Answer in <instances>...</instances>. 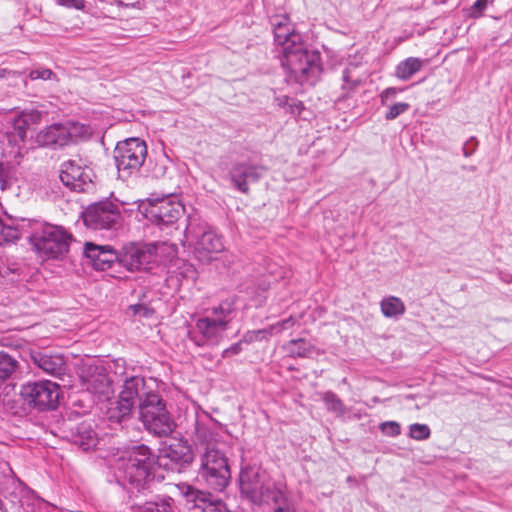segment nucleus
<instances>
[{
    "label": "nucleus",
    "mask_w": 512,
    "mask_h": 512,
    "mask_svg": "<svg viewBox=\"0 0 512 512\" xmlns=\"http://www.w3.org/2000/svg\"><path fill=\"white\" fill-rule=\"evenodd\" d=\"M193 444L194 450L187 442L175 441L165 449V457L179 467H184L198 456L199 478L215 491L224 490L231 478V472L216 435L205 425L197 424Z\"/></svg>",
    "instance_id": "1"
},
{
    "label": "nucleus",
    "mask_w": 512,
    "mask_h": 512,
    "mask_svg": "<svg viewBox=\"0 0 512 512\" xmlns=\"http://www.w3.org/2000/svg\"><path fill=\"white\" fill-rule=\"evenodd\" d=\"M273 33L276 44L282 48L281 61L289 78L301 85L314 84L321 72L319 53L306 48L292 24L276 28Z\"/></svg>",
    "instance_id": "2"
},
{
    "label": "nucleus",
    "mask_w": 512,
    "mask_h": 512,
    "mask_svg": "<svg viewBox=\"0 0 512 512\" xmlns=\"http://www.w3.org/2000/svg\"><path fill=\"white\" fill-rule=\"evenodd\" d=\"M159 457L146 445L135 446L114 459L116 477L138 492L148 489L155 477Z\"/></svg>",
    "instance_id": "3"
},
{
    "label": "nucleus",
    "mask_w": 512,
    "mask_h": 512,
    "mask_svg": "<svg viewBox=\"0 0 512 512\" xmlns=\"http://www.w3.org/2000/svg\"><path fill=\"white\" fill-rule=\"evenodd\" d=\"M29 225V239L38 253L47 258H58L68 252L72 235L63 227L39 221H32Z\"/></svg>",
    "instance_id": "4"
},
{
    "label": "nucleus",
    "mask_w": 512,
    "mask_h": 512,
    "mask_svg": "<svg viewBox=\"0 0 512 512\" xmlns=\"http://www.w3.org/2000/svg\"><path fill=\"white\" fill-rule=\"evenodd\" d=\"M139 420L145 430L157 437H167L175 429L166 403L158 393L148 395L138 406Z\"/></svg>",
    "instance_id": "5"
},
{
    "label": "nucleus",
    "mask_w": 512,
    "mask_h": 512,
    "mask_svg": "<svg viewBox=\"0 0 512 512\" xmlns=\"http://www.w3.org/2000/svg\"><path fill=\"white\" fill-rule=\"evenodd\" d=\"M241 493L257 505L275 503L283 499L282 491L257 468L245 467L239 475Z\"/></svg>",
    "instance_id": "6"
},
{
    "label": "nucleus",
    "mask_w": 512,
    "mask_h": 512,
    "mask_svg": "<svg viewBox=\"0 0 512 512\" xmlns=\"http://www.w3.org/2000/svg\"><path fill=\"white\" fill-rule=\"evenodd\" d=\"M184 236L187 242L194 244L195 257L202 263H209L215 254L224 249L222 239L208 230L203 223H197L195 219H190Z\"/></svg>",
    "instance_id": "7"
},
{
    "label": "nucleus",
    "mask_w": 512,
    "mask_h": 512,
    "mask_svg": "<svg viewBox=\"0 0 512 512\" xmlns=\"http://www.w3.org/2000/svg\"><path fill=\"white\" fill-rule=\"evenodd\" d=\"M147 156V146L139 138L119 142L114 150V159L121 178H128L138 172Z\"/></svg>",
    "instance_id": "8"
},
{
    "label": "nucleus",
    "mask_w": 512,
    "mask_h": 512,
    "mask_svg": "<svg viewBox=\"0 0 512 512\" xmlns=\"http://www.w3.org/2000/svg\"><path fill=\"white\" fill-rule=\"evenodd\" d=\"M83 132L84 126L79 123L70 121L54 123L38 132L36 142L41 147L56 149L76 141L83 135Z\"/></svg>",
    "instance_id": "9"
},
{
    "label": "nucleus",
    "mask_w": 512,
    "mask_h": 512,
    "mask_svg": "<svg viewBox=\"0 0 512 512\" xmlns=\"http://www.w3.org/2000/svg\"><path fill=\"white\" fill-rule=\"evenodd\" d=\"M21 396L39 410L54 409L59 399V386L49 380L29 382L23 385Z\"/></svg>",
    "instance_id": "10"
},
{
    "label": "nucleus",
    "mask_w": 512,
    "mask_h": 512,
    "mask_svg": "<svg viewBox=\"0 0 512 512\" xmlns=\"http://www.w3.org/2000/svg\"><path fill=\"white\" fill-rule=\"evenodd\" d=\"M155 253L150 243H129L119 253V263L129 271H147L155 263Z\"/></svg>",
    "instance_id": "11"
},
{
    "label": "nucleus",
    "mask_w": 512,
    "mask_h": 512,
    "mask_svg": "<svg viewBox=\"0 0 512 512\" xmlns=\"http://www.w3.org/2000/svg\"><path fill=\"white\" fill-rule=\"evenodd\" d=\"M120 220L117 205L107 201L90 205L83 213L85 225L94 230L115 228Z\"/></svg>",
    "instance_id": "12"
},
{
    "label": "nucleus",
    "mask_w": 512,
    "mask_h": 512,
    "mask_svg": "<svg viewBox=\"0 0 512 512\" xmlns=\"http://www.w3.org/2000/svg\"><path fill=\"white\" fill-rule=\"evenodd\" d=\"M146 216L157 225H171L184 214V206L174 198L148 199Z\"/></svg>",
    "instance_id": "13"
},
{
    "label": "nucleus",
    "mask_w": 512,
    "mask_h": 512,
    "mask_svg": "<svg viewBox=\"0 0 512 512\" xmlns=\"http://www.w3.org/2000/svg\"><path fill=\"white\" fill-rule=\"evenodd\" d=\"M81 379L87 391L100 401L108 400L114 393L113 381L103 366L88 365L82 370Z\"/></svg>",
    "instance_id": "14"
},
{
    "label": "nucleus",
    "mask_w": 512,
    "mask_h": 512,
    "mask_svg": "<svg viewBox=\"0 0 512 512\" xmlns=\"http://www.w3.org/2000/svg\"><path fill=\"white\" fill-rule=\"evenodd\" d=\"M93 171L82 166L76 160H68L62 164L61 182L68 188L78 192L86 191L92 184Z\"/></svg>",
    "instance_id": "15"
},
{
    "label": "nucleus",
    "mask_w": 512,
    "mask_h": 512,
    "mask_svg": "<svg viewBox=\"0 0 512 512\" xmlns=\"http://www.w3.org/2000/svg\"><path fill=\"white\" fill-rule=\"evenodd\" d=\"M195 326L200 338L192 340L197 346L218 345L227 330L226 320H215L213 317L199 318Z\"/></svg>",
    "instance_id": "16"
},
{
    "label": "nucleus",
    "mask_w": 512,
    "mask_h": 512,
    "mask_svg": "<svg viewBox=\"0 0 512 512\" xmlns=\"http://www.w3.org/2000/svg\"><path fill=\"white\" fill-rule=\"evenodd\" d=\"M65 438L83 451L94 449L99 441L98 435L92 422L83 421L78 424H65Z\"/></svg>",
    "instance_id": "17"
},
{
    "label": "nucleus",
    "mask_w": 512,
    "mask_h": 512,
    "mask_svg": "<svg viewBox=\"0 0 512 512\" xmlns=\"http://www.w3.org/2000/svg\"><path fill=\"white\" fill-rule=\"evenodd\" d=\"M84 254L91 265L97 270H107L113 263L119 261V253L109 245H97L87 242L84 246Z\"/></svg>",
    "instance_id": "18"
},
{
    "label": "nucleus",
    "mask_w": 512,
    "mask_h": 512,
    "mask_svg": "<svg viewBox=\"0 0 512 512\" xmlns=\"http://www.w3.org/2000/svg\"><path fill=\"white\" fill-rule=\"evenodd\" d=\"M31 360L44 373L56 378L65 375L68 369L64 356L58 353L34 351Z\"/></svg>",
    "instance_id": "19"
},
{
    "label": "nucleus",
    "mask_w": 512,
    "mask_h": 512,
    "mask_svg": "<svg viewBox=\"0 0 512 512\" xmlns=\"http://www.w3.org/2000/svg\"><path fill=\"white\" fill-rule=\"evenodd\" d=\"M263 170L262 167L249 163H235L229 171V178L237 190L246 194L249 192L248 182L257 181L262 176Z\"/></svg>",
    "instance_id": "20"
},
{
    "label": "nucleus",
    "mask_w": 512,
    "mask_h": 512,
    "mask_svg": "<svg viewBox=\"0 0 512 512\" xmlns=\"http://www.w3.org/2000/svg\"><path fill=\"white\" fill-rule=\"evenodd\" d=\"M154 393L148 390L143 377L132 376L124 381L120 395L136 406V403L139 405L144 398Z\"/></svg>",
    "instance_id": "21"
},
{
    "label": "nucleus",
    "mask_w": 512,
    "mask_h": 512,
    "mask_svg": "<svg viewBox=\"0 0 512 512\" xmlns=\"http://www.w3.org/2000/svg\"><path fill=\"white\" fill-rule=\"evenodd\" d=\"M183 495L188 501L194 502L195 506L202 512H226V506L222 501H211L206 498L205 493L187 485L182 488Z\"/></svg>",
    "instance_id": "22"
},
{
    "label": "nucleus",
    "mask_w": 512,
    "mask_h": 512,
    "mask_svg": "<svg viewBox=\"0 0 512 512\" xmlns=\"http://www.w3.org/2000/svg\"><path fill=\"white\" fill-rule=\"evenodd\" d=\"M135 406L127 398L119 395V399L108 408L107 414L110 420L121 422L130 417Z\"/></svg>",
    "instance_id": "23"
},
{
    "label": "nucleus",
    "mask_w": 512,
    "mask_h": 512,
    "mask_svg": "<svg viewBox=\"0 0 512 512\" xmlns=\"http://www.w3.org/2000/svg\"><path fill=\"white\" fill-rule=\"evenodd\" d=\"M423 65L424 61L420 58L409 57L396 66L395 76L401 80H408L420 71Z\"/></svg>",
    "instance_id": "24"
},
{
    "label": "nucleus",
    "mask_w": 512,
    "mask_h": 512,
    "mask_svg": "<svg viewBox=\"0 0 512 512\" xmlns=\"http://www.w3.org/2000/svg\"><path fill=\"white\" fill-rule=\"evenodd\" d=\"M283 349L290 357H308L314 350V346L303 338L288 341Z\"/></svg>",
    "instance_id": "25"
},
{
    "label": "nucleus",
    "mask_w": 512,
    "mask_h": 512,
    "mask_svg": "<svg viewBox=\"0 0 512 512\" xmlns=\"http://www.w3.org/2000/svg\"><path fill=\"white\" fill-rule=\"evenodd\" d=\"M381 311L387 318L399 317L405 313L403 301L395 296L384 298L380 303Z\"/></svg>",
    "instance_id": "26"
},
{
    "label": "nucleus",
    "mask_w": 512,
    "mask_h": 512,
    "mask_svg": "<svg viewBox=\"0 0 512 512\" xmlns=\"http://www.w3.org/2000/svg\"><path fill=\"white\" fill-rule=\"evenodd\" d=\"M19 363L13 356L0 352V385L17 371Z\"/></svg>",
    "instance_id": "27"
},
{
    "label": "nucleus",
    "mask_w": 512,
    "mask_h": 512,
    "mask_svg": "<svg viewBox=\"0 0 512 512\" xmlns=\"http://www.w3.org/2000/svg\"><path fill=\"white\" fill-rule=\"evenodd\" d=\"M134 512H171L170 499L157 498L143 504H134Z\"/></svg>",
    "instance_id": "28"
},
{
    "label": "nucleus",
    "mask_w": 512,
    "mask_h": 512,
    "mask_svg": "<svg viewBox=\"0 0 512 512\" xmlns=\"http://www.w3.org/2000/svg\"><path fill=\"white\" fill-rule=\"evenodd\" d=\"M234 302L232 300H225L218 306L211 309L215 320H226V328L232 319V313L234 312Z\"/></svg>",
    "instance_id": "29"
},
{
    "label": "nucleus",
    "mask_w": 512,
    "mask_h": 512,
    "mask_svg": "<svg viewBox=\"0 0 512 512\" xmlns=\"http://www.w3.org/2000/svg\"><path fill=\"white\" fill-rule=\"evenodd\" d=\"M156 248L155 262L171 260L177 255V246L167 242L151 243Z\"/></svg>",
    "instance_id": "30"
},
{
    "label": "nucleus",
    "mask_w": 512,
    "mask_h": 512,
    "mask_svg": "<svg viewBox=\"0 0 512 512\" xmlns=\"http://www.w3.org/2000/svg\"><path fill=\"white\" fill-rule=\"evenodd\" d=\"M18 227L5 224L0 218V245L13 243L20 238Z\"/></svg>",
    "instance_id": "31"
},
{
    "label": "nucleus",
    "mask_w": 512,
    "mask_h": 512,
    "mask_svg": "<svg viewBox=\"0 0 512 512\" xmlns=\"http://www.w3.org/2000/svg\"><path fill=\"white\" fill-rule=\"evenodd\" d=\"M323 401L329 411L338 415H343L345 413V405L335 393L331 391L325 392Z\"/></svg>",
    "instance_id": "32"
},
{
    "label": "nucleus",
    "mask_w": 512,
    "mask_h": 512,
    "mask_svg": "<svg viewBox=\"0 0 512 512\" xmlns=\"http://www.w3.org/2000/svg\"><path fill=\"white\" fill-rule=\"evenodd\" d=\"M276 102L278 106L285 108L292 115H299L303 109L300 101L285 95L277 97Z\"/></svg>",
    "instance_id": "33"
},
{
    "label": "nucleus",
    "mask_w": 512,
    "mask_h": 512,
    "mask_svg": "<svg viewBox=\"0 0 512 512\" xmlns=\"http://www.w3.org/2000/svg\"><path fill=\"white\" fill-rule=\"evenodd\" d=\"M430 434V428L426 424L414 423L409 427V436L415 440H425Z\"/></svg>",
    "instance_id": "34"
},
{
    "label": "nucleus",
    "mask_w": 512,
    "mask_h": 512,
    "mask_svg": "<svg viewBox=\"0 0 512 512\" xmlns=\"http://www.w3.org/2000/svg\"><path fill=\"white\" fill-rule=\"evenodd\" d=\"M410 108V105L405 102H398L389 107V110L385 114L386 120H394L402 113L406 112Z\"/></svg>",
    "instance_id": "35"
},
{
    "label": "nucleus",
    "mask_w": 512,
    "mask_h": 512,
    "mask_svg": "<svg viewBox=\"0 0 512 512\" xmlns=\"http://www.w3.org/2000/svg\"><path fill=\"white\" fill-rule=\"evenodd\" d=\"M380 430L383 434L391 437L398 436L401 433V427L399 423L395 421H387L380 425Z\"/></svg>",
    "instance_id": "36"
},
{
    "label": "nucleus",
    "mask_w": 512,
    "mask_h": 512,
    "mask_svg": "<svg viewBox=\"0 0 512 512\" xmlns=\"http://www.w3.org/2000/svg\"><path fill=\"white\" fill-rule=\"evenodd\" d=\"M343 85L342 89L345 91V96L348 95L350 91H352L358 84L359 81L357 79H352L350 71L348 69H345L343 71Z\"/></svg>",
    "instance_id": "37"
},
{
    "label": "nucleus",
    "mask_w": 512,
    "mask_h": 512,
    "mask_svg": "<svg viewBox=\"0 0 512 512\" xmlns=\"http://www.w3.org/2000/svg\"><path fill=\"white\" fill-rule=\"evenodd\" d=\"M54 76H55V74L50 69H47V68L34 69L29 74V78L31 80H38V79L49 80Z\"/></svg>",
    "instance_id": "38"
},
{
    "label": "nucleus",
    "mask_w": 512,
    "mask_h": 512,
    "mask_svg": "<svg viewBox=\"0 0 512 512\" xmlns=\"http://www.w3.org/2000/svg\"><path fill=\"white\" fill-rule=\"evenodd\" d=\"M403 88L389 87L384 89L380 94V100L382 105H386L387 101L394 98L398 93H401Z\"/></svg>",
    "instance_id": "39"
},
{
    "label": "nucleus",
    "mask_w": 512,
    "mask_h": 512,
    "mask_svg": "<svg viewBox=\"0 0 512 512\" xmlns=\"http://www.w3.org/2000/svg\"><path fill=\"white\" fill-rule=\"evenodd\" d=\"M130 310L132 311L133 315H139L146 318L152 316L154 313L153 309L148 308L143 304L132 305L130 306Z\"/></svg>",
    "instance_id": "40"
},
{
    "label": "nucleus",
    "mask_w": 512,
    "mask_h": 512,
    "mask_svg": "<svg viewBox=\"0 0 512 512\" xmlns=\"http://www.w3.org/2000/svg\"><path fill=\"white\" fill-rule=\"evenodd\" d=\"M271 26L273 30L276 28H281L282 26H286L291 24L289 18L286 15H275L270 19Z\"/></svg>",
    "instance_id": "41"
},
{
    "label": "nucleus",
    "mask_w": 512,
    "mask_h": 512,
    "mask_svg": "<svg viewBox=\"0 0 512 512\" xmlns=\"http://www.w3.org/2000/svg\"><path fill=\"white\" fill-rule=\"evenodd\" d=\"M242 343H243V341L240 340L239 342H237V343L233 344L232 346H230L229 348L225 349L222 352V356L224 358H226V357H229L231 355L239 354L242 351Z\"/></svg>",
    "instance_id": "42"
},
{
    "label": "nucleus",
    "mask_w": 512,
    "mask_h": 512,
    "mask_svg": "<svg viewBox=\"0 0 512 512\" xmlns=\"http://www.w3.org/2000/svg\"><path fill=\"white\" fill-rule=\"evenodd\" d=\"M487 6V0H477L473 6H472V12H471V15L473 17H478L481 15L482 11L486 8Z\"/></svg>",
    "instance_id": "43"
},
{
    "label": "nucleus",
    "mask_w": 512,
    "mask_h": 512,
    "mask_svg": "<svg viewBox=\"0 0 512 512\" xmlns=\"http://www.w3.org/2000/svg\"><path fill=\"white\" fill-rule=\"evenodd\" d=\"M261 337L257 336L256 330L248 331L244 334L242 341L243 343H252L255 341H260Z\"/></svg>",
    "instance_id": "44"
},
{
    "label": "nucleus",
    "mask_w": 512,
    "mask_h": 512,
    "mask_svg": "<svg viewBox=\"0 0 512 512\" xmlns=\"http://www.w3.org/2000/svg\"><path fill=\"white\" fill-rule=\"evenodd\" d=\"M60 5L67 7H74L76 9H81L83 7L82 1L80 0H57Z\"/></svg>",
    "instance_id": "45"
},
{
    "label": "nucleus",
    "mask_w": 512,
    "mask_h": 512,
    "mask_svg": "<svg viewBox=\"0 0 512 512\" xmlns=\"http://www.w3.org/2000/svg\"><path fill=\"white\" fill-rule=\"evenodd\" d=\"M280 322H281V325L283 326L284 330H287L295 325L296 320L294 317L290 316Z\"/></svg>",
    "instance_id": "46"
},
{
    "label": "nucleus",
    "mask_w": 512,
    "mask_h": 512,
    "mask_svg": "<svg viewBox=\"0 0 512 512\" xmlns=\"http://www.w3.org/2000/svg\"><path fill=\"white\" fill-rule=\"evenodd\" d=\"M256 333L258 337H261L260 341L263 339H268L270 336H272L269 326L264 329L256 330Z\"/></svg>",
    "instance_id": "47"
},
{
    "label": "nucleus",
    "mask_w": 512,
    "mask_h": 512,
    "mask_svg": "<svg viewBox=\"0 0 512 512\" xmlns=\"http://www.w3.org/2000/svg\"><path fill=\"white\" fill-rule=\"evenodd\" d=\"M462 151H463V155L465 157H469L471 156L474 151H475V145H473L472 147H470V142H466L462 148Z\"/></svg>",
    "instance_id": "48"
},
{
    "label": "nucleus",
    "mask_w": 512,
    "mask_h": 512,
    "mask_svg": "<svg viewBox=\"0 0 512 512\" xmlns=\"http://www.w3.org/2000/svg\"><path fill=\"white\" fill-rule=\"evenodd\" d=\"M269 329H270L272 335L278 334V333H281L282 331H284V328L281 325L280 321L275 324L270 325Z\"/></svg>",
    "instance_id": "49"
},
{
    "label": "nucleus",
    "mask_w": 512,
    "mask_h": 512,
    "mask_svg": "<svg viewBox=\"0 0 512 512\" xmlns=\"http://www.w3.org/2000/svg\"><path fill=\"white\" fill-rule=\"evenodd\" d=\"M17 135L20 138L21 141H24L26 137V131L22 126H18L17 128Z\"/></svg>",
    "instance_id": "50"
},
{
    "label": "nucleus",
    "mask_w": 512,
    "mask_h": 512,
    "mask_svg": "<svg viewBox=\"0 0 512 512\" xmlns=\"http://www.w3.org/2000/svg\"><path fill=\"white\" fill-rule=\"evenodd\" d=\"M131 6L141 8V3L138 1V2L132 3Z\"/></svg>",
    "instance_id": "51"
},
{
    "label": "nucleus",
    "mask_w": 512,
    "mask_h": 512,
    "mask_svg": "<svg viewBox=\"0 0 512 512\" xmlns=\"http://www.w3.org/2000/svg\"><path fill=\"white\" fill-rule=\"evenodd\" d=\"M275 512H291L289 509L278 508Z\"/></svg>",
    "instance_id": "52"
},
{
    "label": "nucleus",
    "mask_w": 512,
    "mask_h": 512,
    "mask_svg": "<svg viewBox=\"0 0 512 512\" xmlns=\"http://www.w3.org/2000/svg\"><path fill=\"white\" fill-rule=\"evenodd\" d=\"M0 512H5V511L0 507Z\"/></svg>",
    "instance_id": "53"
}]
</instances>
